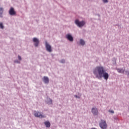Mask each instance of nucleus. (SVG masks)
<instances>
[{"mask_svg": "<svg viewBox=\"0 0 129 129\" xmlns=\"http://www.w3.org/2000/svg\"><path fill=\"white\" fill-rule=\"evenodd\" d=\"M50 104H52V100H50Z\"/></svg>", "mask_w": 129, "mask_h": 129, "instance_id": "20", "label": "nucleus"}, {"mask_svg": "<svg viewBox=\"0 0 129 129\" xmlns=\"http://www.w3.org/2000/svg\"><path fill=\"white\" fill-rule=\"evenodd\" d=\"M45 48L48 52H51L52 51L51 45L48 44L47 41L45 42Z\"/></svg>", "mask_w": 129, "mask_h": 129, "instance_id": "5", "label": "nucleus"}, {"mask_svg": "<svg viewBox=\"0 0 129 129\" xmlns=\"http://www.w3.org/2000/svg\"><path fill=\"white\" fill-rule=\"evenodd\" d=\"M34 116L36 117H39V118H44V117H45L44 115L42 114V113H41V112H37V111L35 112Z\"/></svg>", "mask_w": 129, "mask_h": 129, "instance_id": "4", "label": "nucleus"}, {"mask_svg": "<svg viewBox=\"0 0 129 129\" xmlns=\"http://www.w3.org/2000/svg\"><path fill=\"white\" fill-rule=\"evenodd\" d=\"M3 13H4V9L0 8V15H3Z\"/></svg>", "mask_w": 129, "mask_h": 129, "instance_id": "14", "label": "nucleus"}, {"mask_svg": "<svg viewBox=\"0 0 129 129\" xmlns=\"http://www.w3.org/2000/svg\"><path fill=\"white\" fill-rule=\"evenodd\" d=\"M33 41L34 42V46L35 47H38V46H39V40L38 39V38L34 37L33 39Z\"/></svg>", "mask_w": 129, "mask_h": 129, "instance_id": "8", "label": "nucleus"}, {"mask_svg": "<svg viewBox=\"0 0 129 129\" xmlns=\"http://www.w3.org/2000/svg\"><path fill=\"white\" fill-rule=\"evenodd\" d=\"M103 3L106 4V3H108V0H102Z\"/></svg>", "mask_w": 129, "mask_h": 129, "instance_id": "17", "label": "nucleus"}, {"mask_svg": "<svg viewBox=\"0 0 129 129\" xmlns=\"http://www.w3.org/2000/svg\"><path fill=\"white\" fill-rule=\"evenodd\" d=\"M60 62L61 63H65V60L62 59Z\"/></svg>", "mask_w": 129, "mask_h": 129, "instance_id": "18", "label": "nucleus"}, {"mask_svg": "<svg viewBox=\"0 0 129 129\" xmlns=\"http://www.w3.org/2000/svg\"><path fill=\"white\" fill-rule=\"evenodd\" d=\"M9 14L11 16H15L16 15V11H15V9L14 8L11 7L9 10Z\"/></svg>", "mask_w": 129, "mask_h": 129, "instance_id": "7", "label": "nucleus"}, {"mask_svg": "<svg viewBox=\"0 0 129 129\" xmlns=\"http://www.w3.org/2000/svg\"><path fill=\"white\" fill-rule=\"evenodd\" d=\"M18 59L19 60H22V57H21V56L18 55Z\"/></svg>", "mask_w": 129, "mask_h": 129, "instance_id": "19", "label": "nucleus"}, {"mask_svg": "<svg viewBox=\"0 0 129 129\" xmlns=\"http://www.w3.org/2000/svg\"><path fill=\"white\" fill-rule=\"evenodd\" d=\"M92 112L94 115H97L98 114V110L95 107H93L92 108Z\"/></svg>", "mask_w": 129, "mask_h": 129, "instance_id": "6", "label": "nucleus"}, {"mask_svg": "<svg viewBox=\"0 0 129 129\" xmlns=\"http://www.w3.org/2000/svg\"><path fill=\"white\" fill-rule=\"evenodd\" d=\"M44 124L46 126V127H50V126H51V124L49 121H46L44 122Z\"/></svg>", "mask_w": 129, "mask_h": 129, "instance_id": "11", "label": "nucleus"}, {"mask_svg": "<svg viewBox=\"0 0 129 129\" xmlns=\"http://www.w3.org/2000/svg\"><path fill=\"white\" fill-rule=\"evenodd\" d=\"M109 112H110L111 113H114V111L112 110H109Z\"/></svg>", "mask_w": 129, "mask_h": 129, "instance_id": "16", "label": "nucleus"}, {"mask_svg": "<svg viewBox=\"0 0 129 129\" xmlns=\"http://www.w3.org/2000/svg\"><path fill=\"white\" fill-rule=\"evenodd\" d=\"M75 23L76 25H77L78 27H83V26L85 25V22L84 21L80 22L78 20H76Z\"/></svg>", "mask_w": 129, "mask_h": 129, "instance_id": "3", "label": "nucleus"}, {"mask_svg": "<svg viewBox=\"0 0 129 129\" xmlns=\"http://www.w3.org/2000/svg\"><path fill=\"white\" fill-rule=\"evenodd\" d=\"M99 126L102 129H106L107 128V124L104 120H101L99 123Z\"/></svg>", "mask_w": 129, "mask_h": 129, "instance_id": "2", "label": "nucleus"}, {"mask_svg": "<svg viewBox=\"0 0 129 129\" xmlns=\"http://www.w3.org/2000/svg\"><path fill=\"white\" fill-rule=\"evenodd\" d=\"M117 71L118 72V73H124V70L122 69H117Z\"/></svg>", "mask_w": 129, "mask_h": 129, "instance_id": "12", "label": "nucleus"}, {"mask_svg": "<svg viewBox=\"0 0 129 129\" xmlns=\"http://www.w3.org/2000/svg\"><path fill=\"white\" fill-rule=\"evenodd\" d=\"M75 97L77 98L78 97L77 96V95H75Z\"/></svg>", "mask_w": 129, "mask_h": 129, "instance_id": "21", "label": "nucleus"}, {"mask_svg": "<svg viewBox=\"0 0 129 129\" xmlns=\"http://www.w3.org/2000/svg\"><path fill=\"white\" fill-rule=\"evenodd\" d=\"M80 44L82 46H84V45H85V42L83 39H80Z\"/></svg>", "mask_w": 129, "mask_h": 129, "instance_id": "13", "label": "nucleus"}, {"mask_svg": "<svg viewBox=\"0 0 129 129\" xmlns=\"http://www.w3.org/2000/svg\"><path fill=\"white\" fill-rule=\"evenodd\" d=\"M43 81L44 82V83L47 84V83H49V78H48V77H44Z\"/></svg>", "mask_w": 129, "mask_h": 129, "instance_id": "10", "label": "nucleus"}, {"mask_svg": "<svg viewBox=\"0 0 129 129\" xmlns=\"http://www.w3.org/2000/svg\"><path fill=\"white\" fill-rule=\"evenodd\" d=\"M0 29H4V24L2 22H0Z\"/></svg>", "mask_w": 129, "mask_h": 129, "instance_id": "15", "label": "nucleus"}, {"mask_svg": "<svg viewBox=\"0 0 129 129\" xmlns=\"http://www.w3.org/2000/svg\"><path fill=\"white\" fill-rule=\"evenodd\" d=\"M66 38L67 39H68V40H69V41H70V42H73V40H74L73 37H72L71 35L67 34L66 35Z\"/></svg>", "mask_w": 129, "mask_h": 129, "instance_id": "9", "label": "nucleus"}, {"mask_svg": "<svg viewBox=\"0 0 129 129\" xmlns=\"http://www.w3.org/2000/svg\"><path fill=\"white\" fill-rule=\"evenodd\" d=\"M93 74L96 76V78L101 79L102 77L106 80H107L109 78L108 73L105 72V70L103 67H97L93 70Z\"/></svg>", "mask_w": 129, "mask_h": 129, "instance_id": "1", "label": "nucleus"}]
</instances>
